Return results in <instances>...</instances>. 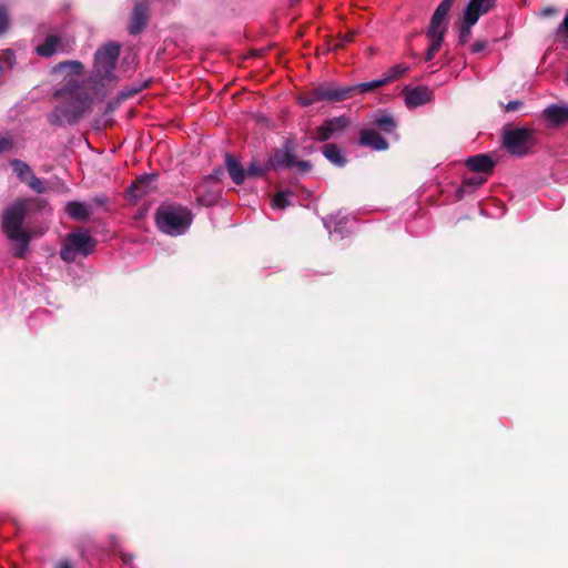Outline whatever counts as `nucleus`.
<instances>
[{"label": "nucleus", "mask_w": 568, "mask_h": 568, "mask_svg": "<svg viewBox=\"0 0 568 568\" xmlns=\"http://www.w3.org/2000/svg\"><path fill=\"white\" fill-rule=\"evenodd\" d=\"M268 162L270 166L273 169L291 168L295 165L293 145L290 142H286L282 149L275 151Z\"/></svg>", "instance_id": "obj_12"}, {"label": "nucleus", "mask_w": 568, "mask_h": 568, "mask_svg": "<svg viewBox=\"0 0 568 568\" xmlns=\"http://www.w3.org/2000/svg\"><path fill=\"white\" fill-rule=\"evenodd\" d=\"M352 34L346 36L338 45L343 47L346 42H349L352 40Z\"/></svg>", "instance_id": "obj_41"}, {"label": "nucleus", "mask_w": 568, "mask_h": 568, "mask_svg": "<svg viewBox=\"0 0 568 568\" xmlns=\"http://www.w3.org/2000/svg\"><path fill=\"white\" fill-rule=\"evenodd\" d=\"M95 244V240L87 231L71 232L63 240L60 257L67 263H72L78 256L87 257L90 255L94 251Z\"/></svg>", "instance_id": "obj_4"}, {"label": "nucleus", "mask_w": 568, "mask_h": 568, "mask_svg": "<svg viewBox=\"0 0 568 568\" xmlns=\"http://www.w3.org/2000/svg\"><path fill=\"white\" fill-rule=\"evenodd\" d=\"M372 124L387 134L394 133L397 128V123L393 115L385 112H377L374 114Z\"/></svg>", "instance_id": "obj_19"}, {"label": "nucleus", "mask_w": 568, "mask_h": 568, "mask_svg": "<svg viewBox=\"0 0 568 568\" xmlns=\"http://www.w3.org/2000/svg\"><path fill=\"white\" fill-rule=\"evenodd\" d=\"M148 20V6L143 2H138L134 6L132 13V21L130 24V33H139L146 24Z\"/></svg>", "instance_id": "obj_15"}, {"label": "nucleus", "mask_w": 568, "mask_h": 568, "mask_svg": "<svg viewBox=\"0 0 568 568\" xmlns=\"http://www.w3.org/2000/svg\"><path fill=\"white\" fill-rule=\"evenodd\" d=\"M485 48V42H475L473 45H471V51L473 52H480L481 50H484Z\"/></svg>", "instance_id": "obj_38"}, {"label": "nucleus", "mask_w": 568, "mask_h": 568, "mask_svg": "<svg viewBox=\"0 0 568 568\" xmlns=\"http://www.w3.org/2000/svg\"><path fill=\"white\" fill-rule=\"evenodd\" d=\"M225 166L230 178L235 184H242L246 176V171L240 161L231 154L225 155Z\"/></svg>", "instance_id": "obj_17"}, {"label": "nucleus", "mask_w": 568, "mask_h": 568, "mask_svg": "<svg viewBox=\"0 0 568 568\" xmlns=\"http://www.w3.org/2000/svg\"><path fill=\"white\" fill-rule=\"evenodd\" d=\"M467 168L477 173H489L494 169L493 160L486 154H477L466 160Z\"/></svg>", "instance_id": "obj_16"}, {"label": "nucleus", "mask_w": 568, "mask_h": 568, "mask_svg": "<svg viewBox=\"0 0 568 568\" xmlns=\"http://www.w3.org/2000/svg\"><path fill=\"white\" fill-rule=\"evenodd\" d=\"M119 54L120 45L114 42L98 49L88 83L73 78L83 72L80 61H64L53 67L52 74L67 83L53 94L57 105L48 115L49 122L54 125L74 124L91 105L89 87L94 97L104 98L118 82L115 69Z\"/></svg>", "instance_id": "obj_1"}, {"label": "nucleus", "mask_w": 568, "mask_h": 568, "mask_svg": "<svg viewBox=\"0 0 568 568\" xmlns=\"http://www.w3.org/2000/svg\"><path fill=\"white\" fill-rule=\"evenodd\" d=\"M454 1L455 0H443L436 8V11L439 12L442 16H447Z\"/></svg>", "instance_id": "obj_34"}, {"label": "nucleus", "mask_w": 568, "mask_h": 568, "mask_svg": "<svg viewBox=\"0 0 568 568\" xmlns=\"http://www.w3.org/2000/svg\"><path fill=\"white\" fill-rule=\"evenodd\" d=\"M13 145V141L9 136L0 138V154L4 151H9Z\"/></svg>", "instance_id": "obj_35"}, {"label": "nucleus", "mask_w": 568, "mask_h": 568, "mask_svg": "<svg viewBox=\"0 0 568 568\" xmlns=\"http://www.w3.org/2000/svg\"><path fill=\"white\" fill-rule=\"evenodd\" d=\"M193 221L192 212L184 206L162 204L155 213L159 230L171 236H179L190 229Z\"/></svg>", "instance_id": "obj_3"}, {"label": "nucleus", "mask_w": 568, "mask_h": 568, "mask_svg": "<svg viewBox=\"0 0 568 568\" xmlns=\"http://www.w3.org/2000/svg\"><path fill=\"white\" fill-rule=\"evenodd\" d=\"M323 223L334 241L342 240L349 233L347 229L348 217L341 216L339 213L325 217Z\"/></svg>", "instance_id": "obj_8"}, {"label": "nucleus", "mask_w": 568, "mask_h": 568, "mask_svg": "<svg viewBox=\"0 0 568 568\" xmlns=\"http://www.w3.org/2000/svg\"><path fill=\"white\" fill-rule=\"evenodd\" d=\"M349 97H352L351 85L338 87L334 83H324L314 88L305 97L301 98V104L307 106L321 101L338 102L348 99Z\"/></svg>", "instance_id": "obj_5"}, {"label": "nucleus", "mask_w": 568, "mask_h": 568, "mask_svg": "<svg viewBox=\"0 0 568 568\" xmlns=\"http://www.w3.org/2000/svg\"><path fill=\"white\" fill-rule=\"evenodd\" d=\"M444 34L442 31L427 30V38L429 40V47L432 51L438 52L442 47Z\"/></svg>", "instance_id": "obj_26"}, {"label": "nucleus", "mask_w": 568, "mask_h": 568, "mask_svg": "<svg viewBox=\"0 0 568 568\" xmlns=\"http://www.w3.org/2000/svg\"><path fill=\"white\" fill-rule=\"evenodd\" d=\"M0 63L3 65V70L11 69L14 63V53L11 50H6L0 57Z\"/></svg>", "instance_id": "obj_33"}, {"label": "nucleus", "mask_w": 568, "mask_h": 568, "mask_svg": "<svg viewBox=\"0 0 568 568\" xmlns=\"http://www.w3.org/2000/svg\"><path fill=\"white\" fill-rule=\"evenodd\" d=\"M295 195L290 191H281L272 199V207L276 210H283L286 206L293 205V199Z\"/></svg>", "instance_id": "obj_21"}, {"label": "nucleus", "mask_w": 568, "mask_h": 568, "mask_svg": "<svg viewBox=\"0 0 568 568\" xmlns=\"http://www.w3.org/2000/svg\"><path fill=\"white\" fill-rule=\"evenodd\" d=\"M359 143L376 151H385L388 149L387 141L379 133L371 129L361 131Z\"/></svg>", "instance_id": "obj_13"}, {"label": "nucleus", "mask_w": 568, "mask_h": 568, "mask_svg": "<svg viewBox=\"0 0 568 568\" xmlns=\"http://www.w3.org/2000/svg\"><path fill=\"white\" fill-rule=\"evenodd\" d=\"M39 199H19L9 205L2 215V230L13 244V254L23 257L29 248L30 235L22 229L26 216L33 210L39 209Z\"/></svg>", "instance_id": "obj_2"}, {"label": "nucleus", "mask_w": 568, "mask_h": 568, "mask_svg": "<svg viewBox=\"0 0 568 568\" xmlns=\"http://www.w3.org/2000/svg\"><path fill=\"white\" fill-rule=\"evenodd\" d=\"M65 211L71 219L84 221L91 214V205L84 202L72 201L65 205Z\"/></svg>", "instance_id": "obj_18"}, {"label": "nucleus", "mask_w": 568, "mask_h": 568, "mask_svg": "<svg viewBox=\"0 0 568 568\" xmlns=\"http://www.w3.org/2000/svg\"><path fill=\"white\" fill-rule=\"evenodd\" d=\"M446 16H442L439 12L435 10L432 19L428 30L433 31H442L443 33L446 32V24H445Z\"/></svg>", "instance_id": "obj_28"}, {"label": "nucleus", "mask_w": 568, "mask_h": 568, "mask_svg": "<svg viewBox=\"0 0 568 568\" xmlns=\"http://www.w3.org/2000/svg\"><path fill=\"white\" fill-rule=\"evenodd\" d=\"M550 12H551V9H547V10H545V13H546V14H549Z\"/></svg>", "instance_id": "obj_46"}, {"label": "nucleus", "mask_w": 568, "mask_h": 568, "mask_svg": "<svg viewBox=\"0 0 568 568\" xmlns=\"http://www.w3.org/2000/svg\"><path fill=\"white\" fill-rule=\"evenodd\" d=\"M295 165H297L302 171H308L311 169L310 163L306 161H296L295 160Z\"/></svg>", "instance_id": "obj_37"}, {"label": "nucleus", "mask_w": 568, "mask_h": 568, "mask_svg": "<svg viewBox=\"0 0 568 568\" xmlns=\"http://www.w3.org/2000/svg\"><path fill=\"white\" fill-rule=\"evenodd\" d=\"M58 568H71V566L67 561H61L58 564Z\"/></svg>", "instance_id": "obj_43"}, {"label": "nucleus", "mask_w": 568, "mask_h": 568, "mask_svg": "<svg viewBox=\"0 0 568 568\" xmlns=\"http://www.w3.org/2000/svg\"><path fill=\"white\" fill-rule=\"evenodd\" d=\"M521 104H523V103H521V101H519V100L510 101V102H508V103L505 105V110H506L507 112H514V111H517V110L520 108V105H521Z\"/></svg>", "instance_id": "obj_36"}, {"label": "nucleus", "mask_w": 568, "mask_h": 568, "mask_svg": "<svg viewBox=\"0 0 568 568\" xmlns=\"http://www.w3.org/2000/svg\"><path fill=\"white\" fill-rule=\"evenodd\" d=\"M67 45L60 34H49L44 42L37 45L36 52L40 57L50 58L58 52H65Z\"/></svg>", "instance_id": "obj_10"}, {"label": "nucleus", "mask_w": 568, "mask_h": 568, "mask_svg": "<svg viewBox=\"0 0 568 568\" xmlns=\"http://www.w3.org/2000/svg\"><path fill=\"white\" fill-rule=\"evenodd\" d=\"M409 70V67L407 64L400 63L393 68H390L387 73L384 75L387 83H390L392 81L398 79L403 74H405Z\"/></svg>", "instance_id": "obj_25"}, {"label": "nucleus", "mask_w": 568, "mask_h": 568, "mask_svg": "<svg viewBox=\"0 0 568 568\" xmlns=\"http://www.w3.org/2000/svg\"><path fill=\"white\" fill-rule=\"evenodd\" d=\"M268 168L270 163L267 165H264L260 162L253 161L252 163H250L246 170V174L248 176H262L267 171Z\"/></svg>", "instance_id": "obj_29"}, {"label": "nucleus", "mask_w": 568, "mask_h": 568, "mask_svg": "<svg viewBox=\"0 0 568 568\" xmlns=\"http://www.w3.org/2000/svg\"><path fill=\"white\" fill-rule=\"evenodd\" d=\"M348 124L349 119L344 115L328 119L320 128H317L315 138L322 142L327 141L336 134L343 132Z\"/></svg>", "instance_id": "obj_7"}, {"label": "nucleus", "mask_w": 568, "mask_h": 568, "mask_svg": "<svg viewBox=\"0 0 568 568\" xmlns=\"http://www.w3.org/2000/svg\"><path fill=\"white\" fill-rule=\"evenodd\" d=\"M3 74H4L3 65L0 63V83L2 82Z\"/></svg>", "instance_id": "obj_44"}, {"label": "nucleus", "mask_w": 568, "mask_h": 568, "mask_svg": "<svg viewBox=\"0 0 568 568\" xmlns=\"http://www.w3.org/2000/svg\"><path fill=\"white\" fill-rule=\"evenodd\" d=\"M544 116L554 125L568 123V105L551 104L544 111Z\"/></svg>", "instance_id": "obj_14"}, {"label": "nucleus", "mask_w": 568, "mask_h": 568, "mask_svg": "<svg viewBox=\"0 0 568 568\" xmlns=\"http://www.w3.org/2000/svg\"><path fill=\"white\" fill-rule=\"evenodd\" d=\"M24 183H27L30 189L39 194H42L45 191L43 181L36 176L34 173L31 174Z\"/></svg>", "instance_id": "obj_30"}, {"label": "nucleus", "mask_w": 568, "mask_h": 568, "mask_svg": "<svg viewBox=\"0 0 568 568\" xmlns=\"http://www.w3.org/2000/svg\"><path fill=\"white\" fill-rule=\"evenodd\" d=\"M385 84H387V82L384 77L376 79V80L368 81V82H362L356 85H351L352 94L355 92L365 93V92L374 91Z\"/></svg>", "instance_id": "obj_22"}, {"label": "nucleus", "mask_w": 568, "mask_h": 568, "mask_svg": "<svg viewBox=\"0 0 568 568\" xmlns=\"http://www.w3.org/2000/svg\"><path fill=\"white\" fill-rule=\"evenodd\" d=\"M405 103L409 109L424 105L432 101L433 91L427 87L418 85L412 89H405Z\"/></svg>", "instance_id": "obj_9"}, {"label": "nucleus", "mask_w": 568, "mask_h": 568, "mask_svg": "<svg viewBox=\"0 0 568 568\" xmlns=\"http://www.w3.org/2000/svg\"><path fill=\"white\" fill-rule=\"evenodd\" d=\"M486 182V179L481 175H474L470 178H466L463 181V185L459 189L460 193H467L470 189H476L483 185Z\"/></svg>", "instance_id": "obj_24"}, {"label": "nucleus", "mask_w": 568, "mask_h": 568, "mask_svg": "<svg viewBox=\"0 0 568 568\" xmlns=\"http://www.w3.org/2000/svg\"><path fill=\"white\" fill-rule=\"evenodd\" d=\"M122 560H123L124 564L130 565L131 560H132V556L131 555H123L122 556Z\"/></svg>", "instance_id": "obj_40"}, {"label": "nucleus", "mask_w": 568, "mask_h": 568, "mask_svg": "<svg viewBox=\"0 0 568 568\" xmlns=\"http://www.w3.org/2000/svg\"><path fill=\"white\" fill-rule=\"evenodd\" d=\"M11 166L13 172L17 174L21 182H26L31 174H33L31 168L21 160H12Z\"/></svg>", "instance_id": "obj_23"}, {"label": "nucleus", "mask_w": 568, "mask_h": 568, "mask_svg": "<svg viewBox=\"0 0 568 568\" xmlns=\"http://www.w3.org/2000/svg\"><path fill=\"white\" fill-rule=\"evenodd\" d=\"M495 2L496 0H470L464 16L470 24H476L479 17L487 13L495 6Z\"/></svg>", "instance_id": "obj_11"}, {"label": "nucleus", "mask_w": 568, "mask_h": 568, "mask_svg": "<svg viewBox=\"0 0 568 568\" xmlns=\"http://www.w3.org/2000/svg\"><path fill=\"white\" fill-rule=\"evenodd\" d=\"M503 139L507 151L517 156L526 154L535 143L532 131L525 128L506 129Z\"/></svg>", "instance_id": "obj_6"}, {"label": "nucleus", "mask_w": 568, "mask_h": 568, "mask_svg": "<svg viewBox=\"0 0 568 568\" xmlns=\"http://www.w3.org/2000/svg\"><path fill=\"white\" fill-rule=\"evenodd\" d=\"M323 155L336 166H344L347 163L343 150L334 143H327L323 146Z\"/></svg>", "instance_id": "obj_20"}, {"label": "nucleus", "mask_w": 568, "mask_h": 568, "mask_svg": "<svg viewBox=\"0 0 568 568\" xmlns=\"http://www.w3.org/2000/svg\"><path fill=\"white\" fill-rule=\"evenodd\" d=\"M10 24L9 13L7 8L0 3V36L3 34Z\"/></svg>", "instance_id": "obj_32"}, {"label": "nucleus", "mask_w": 568, "mask_h": 568, "mask_svg": "<svg viewBox=\"0 0 568 568\" xmlns=\"http://www.w3.org/2000/svg\"><path fill=\"white\" fill-rule=\"evenodd\" d=\"M561 28H564L566 31H568V14L565 17Z\"/></svg>", "instance_id": "obj_42"}, {"label": "nucleus", "mask_w": 568, "mask_h": 568, "mask_svg": "<svg viewBox=\"0 0 568 568\" xmlns=\"http://www.w3.org/2000/svg\"><path fill=\"white\" fill-rule=\"evenodd\" d=\"M446 16H442L439 12L435 10L432 19L428 30L433 31H442L443 33L446 32V24H445Z\"/></svg>", "instance_id": "obj_27"}, {"label": "nucleus", "mask_w": 568, "mask_h": 568, "mask_svg": "<svg viewBox=\"0 0 568 568\" xmlns=\"http://www.w3.org/2000/svg\"><path fill=\"white\" fill-rule=\"evenodd\" d=\"M134 187L139 191V195H141L143 193V191L140 190V185H134Z\"/></svg>", "instance_id": "obj_45"}, {"label": "nucleus", "mask_w": 568, "mask_h": 568, "mask_svg": "<svg viewBox=\"0 0 568 568\" xmlns=\"http://www.w3.org/2000/svg\"><path fill=\"white\" fill-rule=\"evenodd\" d=\"M436 53H437V52L432 51V49H430V48H428L427 53H426V55H425V60H426V61H430V60H433Z\"/></svg>", "instance_id": "obj_39"}, {"label": "nucleus", "mask_w": 568, "mask_h": 568, "mask_svg": "<svg viewBox=\"0 0 568 568\" xmlns=\"http://www.w3.org/2000/svg\"><path fill=\"white\" fill-rule=\"evenodd\" d=\"M474 24H470L468 22V20L464 17V20H463V23L460 26V31H459V42L460 43H466L469 38H470V34H471V27Z\"/></svg>", "instance_id": "obj_31"}]
</instances>
